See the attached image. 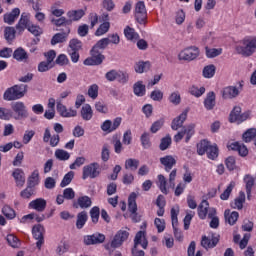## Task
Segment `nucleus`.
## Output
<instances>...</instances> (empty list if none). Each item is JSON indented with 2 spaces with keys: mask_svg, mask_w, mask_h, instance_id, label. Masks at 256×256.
Here are the masks:
<instances>
[{
  "mask_svg": "<svg viewBox=\"0 0 256 256\" xmlns=\"http://www.w3.org/2000/svg\"><path fill=\"white\" fill-rule=\"evenodd\" d=\"M235 51L242 57H251L256 51V37H246L235 45Z\"/></svg>",
  "mask_w": 256,
  "mask_h": 256,
  "instance_id": "obj_1",
  "label": "nucleus"
},
{
  "mask_svg": "<svg viewBox=\"0 0 256 256\" xmlns=\"http://www.w3.org/2000/svg\"><path fill=\"white\" fill-rule=\"evenodd\" d=\"M197 153L198 155H205L206 153L208 159L215 161L219 157V148L217 144H211V142L204 139L197 144Z\"/></svg>",
  "mask_w": 256,
  "mask_h": 256,
  "instance_id": "obj_2",
  "label": "nucleus"
},
{
  "mask_svg": "<svg viewBox=\"0 0 256 256\" xmlns=\"http://www.w3.org/2000/svg\"><path fill=\"white\" fill-rule=\"evenodd\" d=\"M129 239V229H120L116 232L111 242L105 244V249L107 251H113L114 249H119L125 241Z\"/></svg>",
  "mask_w": 256,
  "mask_h": 256,
  "instance_id": "obj_3",
  "label": "nucleus"
},
{
  "mask_svg": "<svg viewBox=\"0 0 256 256\" xmlns=\"http://www.w3.org/2000/svg\"><path fill=\"white\" fill-rule=\"evenodd\" d=\"M27 93V85H15L8 88L3 95L4 101H17V99H22Z\"/></svg>",
  "mask_w": 256,
  "mask_h": 256,
  "instance_id": "obj_4",
  "label": "nucleus"
},
{
  "mask_svg": "<svg viewBox=\"0 0 256 256\" xmlns=\"http://www.w3.org/2000/svg\"><path fill=\"white\" fill-rule=\"evenodd\" d=\"M141 247L143 249H147V245H149V242L147 241V238H145V232L139 231L134 239V248L132 249V255L133 256H145V252L142 250H137V247Z\"/></svg>",
  "mask_w": 256,
  "mask_h": 256,
  "instance_id": "obj_5",
  "label": "nucleus"
},
{
  "mask_svg": "<svg viewBox=\"0 0 256 256\" xmlns=\"http://www.w3.org/2000/svg\"><path fill=\"white\" fill-rule=\"evenodd\" d=\"M11 109L15 113V115L12 114V118L15 119V121L27 119V117H29V111L27 110V106H25V103L21 101L13 102L11 104Z\"/></svg>",
  "mask_w": 256,
  "mask_h": 256,
  "instance_id": "obj_6",
  "label": "nucleus"
},
{
  "mask_svg": "<svg viewBox=\"0 0 256 256\" xmlns=\"http://www.w3.org/2000/svg\"><path fill=\"white\" fill-rule=\"evenodd\" d=\"M199 57V48L196 46H189L178 54L179 61H195Z\"/></svg>",
  "mask_w": 256,
  "mask_h": 256,
  "instance_id": "obj_7",
  "label": "nucleus"
},
{
  "mask_svg": "<svg viewBox=\"0 0 256 256\" xmlns=\"http://www.w3.org/2000/svg\"><path fill=\"white\" fill-rule=\"evenodd\" d=\"M251 117V111H246L241 113V107L236 106L230 113L229 121L230 123H243V121H247Z\"/></svg>",
  "mask_w": 256,
  "mask_h": 256,
  "instance_id": "obj_8",
  "label": "nucleus"
},
{
  "mask_svg": "<svg viewBox=\"0 0 256 256\" xmlns=\"http://www.w3.org/2000/svg\"><path fill=\"white\" fill-rule=\"evenodd\" d=\"M32 235L33 238L36 240V247L39 251L43 245H45V227L43 225L38 224L33 226L32 228Z\"/></svg>",
  "mask_w": 256,
  "mask_h": 256,
  "instance_id": "obj_9",
  "label": "nucleus"
},
{
  "mask_svg": "<svg viewBox=\"0 0 256 256\" xmlns=\"http://www.w3.org/2000/svg\"><path fill=\"white\" fill-rule=\"evenodd\" d=\"M193 135H195V124H189L174 136V141L179 143V141H181V139L186 136L185 141L186 143H189Z\"/></svg>",
  "mask_w": 256,
  "mask_h": 256,
  "instance_id": "obj_10",
  "label": "nucleus"
},
{
  "mask_svg": "<svg viewBox=\"0 0 256 256\" xmlns=\"http://www.w3.org/2000/svg\"><path fill=\"white\" fill-rule=\"evenodd\" d=\"M135 19L140 23V25H145L147 21V8L145 7V2L138 1L135 5Z\"/></svg>",
  "mask_w": 256,
  "mask_h": 256,
  "instance_id": "obj_11",
  "label": "nucleus"
},
{
  "mask_svg": "<svg viewBox=\"0 0 256 256\" xmlns=\"http://www.w3.org/2000/svg\"><path fill=\"white\" fill-rule=\"evenodd\" d=\"M56 109L60 117H64L66 119L77 117V110L73 108H67V106L61 102V99L56 100Z\"/></svg>",
  "mask_w": 256,
  "mask_h": 256,
  "instance_id": "obj_12",
  "label": "nucleus"
},
{
  "mask_svg": "<svg viewBox=\"0 0 256 256\" xmlns=\"http://www.w3.org/2000/svg\"><path fill=\"white\" fill-rule=\"evenodd\" d=\"M100 173L99 164L91 163L83 167L82 179H95L96 177H99Z\"/></svg>",
  "mask_w": 256,
  "mask_h": 256,
  "instance_id": "obj_13",
  "label": "nucleus"
},
{
  "mask_svg": "<svg viewBox=\"0 0 256 256\" xmlns=\"http://www.w3.org/2000/svg\"><path fill=\"white\" fill-rule=\"evenodd\" d=\"M91 57L86 58L84 60V65L93 66V65H101L103 61H105V56L99 52V50H95L92 48L90 51Z\"/></svg>",
  "mask_w": 256,
  "mask_h": 256,
  "instance_id": "obj_14",
  "label": "nucleus"
},
{
  "mask_svg": "<svg viewBox=\"0 0 256 256\" xmlns=\"http://www.w3.org/2000/svg\"><path fill=\"white\" fill-rule=\"evenodd\" d=\"M122 121H123L122 117H116L113 120V122L111 120H105L101 125V129L105 133H113V131H117V129H119Z\"/></svg>",
  "mask_w": 256,
  "mask_h": 256,
  "instance_id": "obj_15",
  "label": "nucleus"
},
{
  "mask_svg": "<svg viewBox=\"0 0 256 256\" xmlns=\"http://www.w3.org/2000/svg\"><path fill=\"white\" fill-rule=\"evenodd\" d=\"M242 89L243 85L241 83L239 84V87L227 86L222 91V97L223 99H235V97H239Z\"/></svg>",
  "mask_w": 256,
  "mask_h": 256,
  "instance_id": "obj_16",
  "label": "nucleus"
},
{
  "mask_svg": "<svg viewBox=\"0 0 256 256\" xmlns=\"http://www.w3.org/2000/svg\"><path fill=\"white\" fill-rule=\"evenodd\" d=\"M187 115H189V109L186 108L178 117L172 120L171 129L177 131L183 127V123L187 121Z\"/></svg>",
  "mask_w": 256,
  "mask_h": 256,
  "instance_id": "obj_17",
  "label": "nucleus"
},
{
  "mask_svg": "<svg viewBox=\"0 0 256 256\" xmlns=\"http://www.w3.org/2000/svg\"><path fill=\"white\" fill-rule=\"evenodd\" d=\"M28 208L33 209L34 211H37L38 213H43L45 209H47V200L43 198H37L35 200H32L28 204Z\"/></svg>",
  "mask_w": 256,
  "mask_h": 256,
  "instance_id": "obj_18",
  "label": "nucleus"
},
{
  "mask_svg": "<svg viewBox=\"0 0 256 256\" xmlns=\"http://www.w3.org/2000/svg\"><path fill=\"white\" fill-rule=\"evenodd\" d=\"M229 151H237L241 157H247L249 155V150L247 146L241 142H232L228 144Z\"/></svg>",
  "mask_w": 256,
  "mask_h": 256,
  "instance_id": "obj_19",
  "label": "nucleus"
},
{
  "mask_svg": "<svg viewBox=\"0 0 256 256\" xmlns=\"http://www.w3.org/2000/svg\"><path fill=\"white\" fill-rule=\"evenodd\" d=\"M30 19H31V14L27 12H23L21 14L18 24L16 25V29H18L19 31H25V29H29V27L31 26Z\"/></svg>",
  "mask_w": 256,
  "mask_h": 256,
  "instance_id": "obj_20",
  "label": "nucleus"
},
{
  "mask_svg": "<svg viewBox=\"0 0 256 256\" xmlns=\"http://www.w3.org/2000/svg\"><path fill=\"white\" fill-rule=\"evenodd\" d=\"M105 241V235L103 234H93L84 237L85 245H97Z\"/></svg>",
  "mask_w": 256,
  "mask_h": 256,
  "instance_id": "obj_21",
  "label": "nucleus"
},
{
  "mask_svg": "<svg viewBox=\"0 0 256 256\" xmlns=\"http://www.w3.org/2000/svg\"><path fill=\"white\" fill-rule=\"evenodd\" d=\"M19 15H21V10L19 8L12 9L11 12L4 14V23H7V25H13V23H15L19 18Z\"/></svg>",
  "mask_w": 256,
  "mask_h": 256,
  "instance_id": "obj_22",
  "label": "nucleus"
},
{
  "mask_svg": "<svg viewBox=\"0 0 256 256\" xmlns=\"http://www.w3.org/2000/svg\"><path fill=\"white\" fill-rule=\"evenodd\" d=\"M12 177H14V181L17 187H23L25 185V172L21 168H16L12 172Z\"/></svg>",
  "mask_w": 256,
  "mask_h": 256,
  "instance_id": "obj_23",
  "label": "nucleus"
},
{
  "mask_svg": "<svg viewBox=\"0 0 256 256\" xmlns=\"http://www.w3.org/2000/svg\"><path fill=\"white\" fill-rule=\"evenodd\" d=\"M217 243H219L217 236H204L201 241V245L204 249H213V247H217Z\"/></svg>",
  "mask_w": 256,
  "mask_h": 256,
  "instance_id": "obj_24",
  "label": "nucleus"
},
{
  "mask_svg": "<svg viewBox=\"0 0 256 256\" xmlns=\"http://www.w3.org/2000/svg\"><path fill=\"white\" fill-rule=\"evenodd\" d=\"M91 198L89 196H81L77 199L76 202L73 203V207L75 209H89L91 207Z\"/></svg>",
  "mask_w": 256,
  "mask_h": 256,
  "instance_id": "obj_25",
  "label": "nucleus"
},
{
  "mask_svg": "<svg viewBox=\"0 0 256 256\" xmlns=\"http://www.w3.org/2000/svg\"><path fill=\"white\" fill-rule=\"evenodd\" d=\"M160 163L165 167V171L169 172L176 165L177 160L171 155L160 158Z\"/></svg>",
  "mask_w": 256,
  "mask_h": 256,
  "instance_id": "obj_26",
  "label": "nucleus"
},
{
  "mask_svg": "<svg viewBox=\"0 0 256 256\" xmlns=\"http://www.w3.org/2000/svg\"><path fill=\"white\" fill-rule=\"evenodd\" d=\"M216 96L215 92H208L206 95V98L204 99V107L207 109V111H212V109L215 108L216 104Z\"/></svg>",
  "mask_w": 256,
  "mask_h": 256,
  "instance_id": "obj_27",
  "label": "nucleus"
},
{
  "mask_svg": "<svg viewBox=\"0 0 256 256\" xmlns=\"http://www.w3.org/2000/svg\"><path fill=\"white\" fill-rule=\"evenodd\" d=\"M133 93L136 97H145V93H147V89L143 81H137L133 85Z\"/></svg>",
  "mask_w": 256,
  "mask_h": 256,
  "instance_id": "obj_28",
  "label": "nucleus"
},
{
  "mask_svg": "<svg viewBox=\"0 0 256 256\" xmlns=\"http://www.w3.org/2000/svg\"><path fill=\"white\" fill-rule=\"evenodd\" d=\"M149 69H151V63L149 61H139L134 65V71L139 74L147 73Z\"/></svg>",
  "mask_w": 256,
  "mask_h": 256,
  "instance_id": "obj_29",
  "label": "nucleus"
},
{
  "mask_svg": "<svg viewBox=\"0 0 256 256\" xmlns=\"http://www.w3.org/2000/svg\"><path fill=\"white\" fill-rule=\"evenodd\" d=\"M80 115L84 121H91L93 119V108H91V105L85 104L82 106Z\"/></svg>",
  "mask_w": 256,
  "mask_h": 256,
  "instance_id": "obj_30",
  "label": "nucleus"
},
{
  "mask_svg": "<svg viewBox=\"0 0 256 256\" xmlns=\"http://www.w3.org/2000/svg\"><path fill=\"white\" fill-rule=\"evenodd\" d=\"M128 210L132 215L137 213V194L135 192H132L128 197Z\"/></svg>",
  "mask_w": 256,
  "mask_h": 256,
  "instance_id": "obj_31",
  "label": "nucleus"
},
{
  "mask_svg": "<svg viewBox=\"0 0 256 256\" xmlns=\"http://www.w3.org/2000/svg\"><path fill=\"white\" fill-rule=\"evenodd\" d=\"M224 217L226 219V222L229 223V225H235V223H237V220L239 219V212H231V210H226L224 212Z\"/></svg>",
  "mask_w": 256,
  "mask_h": 256,
  "instance_id": "obj_32",
  "label": "nucleus"
},
{
  "mask_svg": "<svg viewBox=\"0 0 256 256\" xmlns=\"http://www.w3.org/2000/svg\"><path fill=\"white\" fill-rule=\"evenodd\" d=\"M124 35L128 41H132L135 43L139 39V34L135 32V29L127 26L124 29Z\"/></svg>",
  "mask_w": 256,
  "mask_h": 256,
  "instance_id": "obj_33",
  "label": "nucleus"
},
{
  "mask_svg": "<svg viewBox=\"0 0 256 256\" xmlns=\"http://www.w3.org/2000/svg\"><path fill=\"white\" fill-rule=\"evenodd\" d=\"M157 186L159 187L161 193L167 195L169 193V188H167V178L162 174L158 175Z\"/></svg>",
  "mask_w": 256,
  "mask_h": 256,
  "instance_id": "obj_34",
  "label": "nucleus"
},
{
  "mask_svg": "<svg viewBox=\"0 0 256 256\" xmlns=\"http://www.w3.org/2000/svg\"><path fill=\"white\" fill-rule=\"evenodd\" d=\"M205 51L208 59H214V57H219L223 53V48H209V46H206Z\"/></svg>",
  "mask_w": 256,
  "mask_h": 256,
  "instance_id": "obj_35",
  "label": "nucleus"
},
{
  "mask_svg": "<svg viewBox=\"0 0 256 256\" xmlns=\"http://www.w3.org/2000/svg\"><path fill=\"white\" fill-rule=\"evenodd\" d=\"M208 211H209V202L207 200H204L198 206V216L200 217V219H205V217H207Z\"/></svg>",
  "mask_w": 256,
  "mask_h": 256,
  "instance_id": "obj_36",
  "label": "nucleus"
},
{
  "mask_svg": "<svg viewBox=\"0 0 256 256\" xmlns=\"http://www.w3.org/2000/svg\"><path fill=\"white\" fill-rule=\"evenodd\" d=\"M243 203H245V192H240L239 196L231 203L233 209H243Z\"/></svg>",
  "mask_w": 256,
  "mask_h": 256,
  "instance_id": "obj_37",
  "label": "nucleus"
},
{
  "mask_svg": "<svg viewBox=\"0 0 256 256\" xmlns=\"http://www.w3.org/2000/svg\"><path fill=\"white\" fill-rule=\"evenodd\" d=\"M40 182L39 170H34L28 178V185L29 187H37Z\"/></svg>",
  "mask_w": 256,
  "mask_h": 256,
  "instance_id": "obj_38",
  "label": "nucleus"
},
{
  "mask_svg": "<svg viewBox=\"0 0 256 256\" xmlns=\"http://www.w3.org/2000/svg\"><path fill=\"white\" fill-rule=\"evenodd\" d=\"M13 57L16 61H27L29 59V55L23 48H17L13 53Z\"/></svg>",
  "mask_w": 256,
  "mask_h": 256,
  "instance_id": "obj_39",
  "label": "nucleus"
},
{
  "mask_svg": "<svg viewBox=\"0 0 256 256\" xmlns=\"http://www.w3.org/2000/svg\"><path fill=\"white\" fill-rule=\"evenodd\" d=\"M69 36V30L63 33H57L53 36L51 43L52 45H57V43H64L67 41V37Z\"/></svg>",
  "mask_w": 256,
  "mask_h": 256,
  "instance_id": "obj_40",
  "label": "nucleus"
},
{
  "mask_svg": "<svg viewBox=\"0 0 256 256\" xmlns=\"http://www.w3.org/2000/svg\"><path fill=\"white\" fill-rule=\"evenodd\" d=\"M6 240L8 245H10V247H13V249H19V247H21V241L19 240V238H17V236L13 234H8Z\"/></svg>",
  "mask_w": 256,
  "mask_h": 256,
  "instance_id": "obj_41",
  "label": "nucleus"
},
{
  "mask_svg": "<svg viewBox=\"0 0 256 256\" xmlns=\"http://www.w3.org/2000/svg\"><path fill=\"white\" fill-rule=\"evenodd\" d=\"M67 15L70 21H79V19H81L85 15V10H71L67 13Z\"/></svg>",
  "mask_w": 256,
  "mask_h": 256,
  "instance_id": "obj_42",
  "label": "nucleus"
},
{
  "mask_svg": "<svg viewBox=\"0 0 256 256\" xmlns=\"http://www.w3.org/2000/svg\"><path fill=\"white\" fill-rule=\"evenodd\" d=\"M0 119L2 121H11L13 119V110L0 107Z\"/></svg>",
  "mask_w": 256,
  "mask_h": 256,
  "instance_id": "obj_43",
  "label": "nucleus"
},
{
  "mask_svg": "<svg viewBox=\"0 0 256 256\" xmlns=\"http://www.w3.org/2000/svg\"><path fill=\"white\" fill-rule=\"evenodd\" d=\"M87 223V212L82 211L77 215L76 227L77 229H83Z\"/></svg>",
  "mask_w": 256,
  "mask_h": 256,
  "instance_id": "obj_44",
  "label": "nucleus"
},
{
  "mask_svg": "<svg viewBox=\"0 0 256 256\" xmlns=\"http://www.w3.org/2000/svg\"><path fill=\"white\" fill-rule=\"evenodd\" d=\"M82 47L83 43L79 39L74 38L69 42L68 51L79 52L81 51Z\"/></svg>",
  "mask_w": 256,
  "mask_h": 256,
  "instance_id": "obj_45",
  "label": "nucleus"
},
{
  "mask_svg": "<svg viewBox=\"0 0 256 256\" xmlns=\"http://www.w3.org/2000/svg\"><path fill=\"white\" fill-rule=\"evenodd\" d=\"M215 71H216L215 65L210 64L203 68L202 75L203 77H205V79H212V77H215Z\"/></svg>",
  "mask_w": 256,
  "mask_h": 256,
  "instance_id": "obj_46",
  "label": "nucleus"
},
{
  "mask_svg": "<svg viewBox=\"0 0 256 256\" xmlns=\"http://www.w3.org/2000/svg\"><path fill=\"white\" fill-rule=\"evenodd\" d=\"M168 101L175 106L181 105V93H179V91H174L170 93V95L168 96Z\"/></svg>",
  "mask_w": 256,
  "mask_h": 256,
  "instance_id": "obj_47",
  "label": "nucleus"
},
{
  "mask_svg": "<svg viewBox=\"0 0 256 256\" xmlns=\"http://www.w3.org/2000/svg\"><path fill=\"white\" fill-rule=\"evenodd\" d=\"M256 135V129L255 128H250L246 132L243 133L242 139L245 143H251L253 139H255Z\"/></svg>",
  "mask_w": 256,
  "mask_h": 256,
  "instance_id": "obj_48",
  "label": "nucleus"
},
{
  "mask_svg": "<svg viewBox=\"0 0 256 256\" xmlns=\"http://www.w3.org/2000/svg\"><path fill=\"white\" fill-rule=\"evenodd\" d=\"M139 167V160L129 158L125 161V169H129L130 171H137Z\"/></svg>",
  "mask_w": 256,
  "mask_h": 256,
  "instance_id": "obj_49",
  "label": "nucleus"
},
{
  "mask_svg": "<svg viewBox=\"0 0 256 256\" xmlns=\"http://www.w3.org/2000/svg\"><path fill=\"white\" fill-rule=\"evenodd\" d=\"M189 93L190 95H193V97H197V98L202 97L203 94L205 93V87L192 86L189 89Z\"/></svg>",
  "mask_w": 256,
  "mask_h": 256,
  "instance_id": "obj_50",
  "label": "nucleus"
},
{
  "mask_svg": "<svg viewBox=\"0 0 256 256\" xmlns=\"http://www.w3.org/2000/svg\"><path fill=\"white\" fill-rule=\"evenodd\" d=\"M109 43H111V40H109V38H102L93 46L92 49H95L96 51H99L100 49H107Z\"/></svg>",
  "mask_w": 256,
  "mask_h": 256,
  "instance_id": "obj_51",
  "label": "nucleus"
},
{
  "mask_svg": "<svg viewBox=\"0 0 256 256\" xmlns=\"http://www.w3.org/2000/svg\"><path fill=\"white\" fill-rule=\"evenodd\" d=\"M110 27L111 24L109 22H103L95 32L96 37H101L105 33H108Z\"/></svg>",
  "mask_w": 256,
  "mask_h": 256,
  "instance_id": "obj_52",
  "label": "nucleus"
},
{
  "mask_svg": "<svg viewBox=\"0 0 256 256\" xmlns=\"http://www.w3.org/2000/svg\"><path fill=\"white\" fill-rule=\"evenodd\" d=\"M55 157L59 161H68V159L71 157V154H69V152H67L63 149H57L55 151Z\"/></svg>",
  "mask_w": 256,
  "mask_h": 256,
  "instance_id": "obj_53",
  "label": "nucleus"
},
{
  "mask_svg": "<svg viewBox=\"0 0 256 256\" xmlns=\"http://www.w3.org/2000/svg\"><path fill=\"white\" fill-rule=\"evenodd\" d=\"M244 182L246 184L247 195L249 196L251 195V189L255 185V179L251 175H246L244 177Z\"/></svg>",
  "mask_w": 256,
  "mask_h": 256,
  "instance_id": "obj_54",
  "label": "nucleus"
},
{
  "mask_svg": "<svg viewBox=\"0 0 256 256\" xmlns=\"http://www.w3.org/2000/svg\"><path fill=\"white\" fill-rule=\"evenodd\" d=\"M234 188H235V182H231L227 186V188L224 190V192L220 195V199H222V201H227V199H229Z\"/></svg>",
  "mask_w": 256,
  "mask_h": 256,
  "instance_id": "obj_55",
  "label": "nucleus"
},
{
  "mask_svg": "<svg viewBox=\"0 0 256 256\" xmlns=\"http://www.w3.org/2000/svg\"><path fill=\"white\" fill-rule=\"evenodd\" d=\"M116 81H118V83H121L122 85H125L129 82V74L127 72L118 70Z\"/></svg>",
  "mask_w": 256,
  "mask_h": 256,
  "instance_id": "obj_56",
  "label": "nucleus"
},
{
  "mask_svg": "<svg viewBox=\"0 0 256 256\" xmlns=\"http://www.w3.org/2000/svg\"><path fill=\"white\" fill-rule=\"evenodd\" d=\"M73 177H75V173L73 171H70L67 174H65L60 183V187H67V185H70L73 181Z\"/></svg>",
  "mask_w": 256,
  "mask_h": 256,
  "instance_id": "obj_57",
  "label": "nucleus"
},
{
  "mask_svg": "<svg viewBox=\"0 0 256 256\" xmlns=\"http://www.w3.org/2000/svg\"><path fill=\"white\" fill-rule=\"evenodd\" d=\"M35 137V131L34 130H26L24 132L22 142L24 145H29L31 143V140Z\"/></svg>",
  "mask_w": 256,
  "mask_h": 256,
  "instance_id": "obj_58",
  "label": "nucleus"
},
{
  "mask_svg": "<svg viewBox=\"0 0 256 256\" xmlns=\"http://www.w3.org/2000/svg\"><path fill=\"white\" fill-rule=\"evenodd\" d=\"M88 97L91 99L99 97V86L97 84H93L88 88Z\"/></svg>",
  "mask_w": 256,
  "mask_h": 256,
  "instance_id": "obj_59",
  "label": "nucleus"
},
{
  "mask_svg": "<svg viewBox=\"0 0 256 256\" xmlns=\"http://www.w3.org/2000/svg\"><path fill=\"white\" fill-rule=\"evenodd\" d=\"M110 157H111V152L109 151V146L107 144H105L102 147L101 159H102V161H104V163H107V161H109Z\"/></svg>",
  "mask_w": 256,
  "mask_h": 256,
  "instance_id": "obj_60",
  "label": "nucleus"
},
{
  "mask_svg": "<svg viewBox=\"0 0 256 256\" xmlns=\"http://www.w3.org/2000/svg\"><path fill=\"white\" fill-rule=\"evenodd\" d=\"M2 213L7 217V219H15V210L10 206H4L2 208Z\"/></svg>",
  "mask_w": 256,
  "mask_h": 256,
  "instance_id": "obj_61",
  "label": "nucleus"
},
{
  "mask_svg": "<svg viewBox=\"0 0 256 256\" xmlns=\"http://www.w3.org/2000/svg\"><path fill=\"white\" fill-rule=\"evenodd\" d=\"M56 185H57V180L53 177H47L44 180L45 189H55Z\"/></svg>",
  "mask_w": 256,
  "mask_h": 256,
  "instance_id": "obj_62",
  "label": "nucleus"
},
{
  "mask_svg": "<svg viewBox=\"0 0 256 256\" xmlns=\"http://www.w3.org/2000/svg\"><path fill=\"white\" fill-rule=\"evenodd\" d=\"M154 225L159 233H163V231H165V220L161 218H155Z\"/></svg>",
  "mask_w": 256,
  "mask_h": 256,
  "instance_id": "obj_63",
  "label": "nucleus"
},
{
  "mask_svg": "<svg viewBox=\"0 0 256 256\" xmlns=\"http://www.w3.org/2000/svg\"><path fill=\"white\" fill-rule=\"evenodd\" d=\"M4 35H5V39L7 41H13V39H15V28H13V27H6Z\"/></svg>",
  "mask_w": 256,
  "mask_h": 256,
  "instance_id": "obj_64",
  "label": "nucleus"
}]
</instances>
